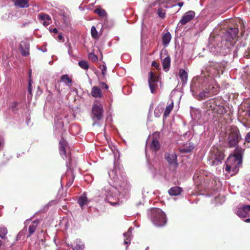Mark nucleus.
Returning a JSON list of instances; mask_svg holds the SVG:
<instances>
[{"mask_svg": "<svg viewBox=\"0 0 250 250\" xmlns=\"http://www.w3.org/2000/svg\"><path fill=\"white\" fill-rule=\"evenodd\" d=\"M241 139V136L238 128L235 126L231 127L228 138L229 147H235Z\"/></svg>", "mask_w": 250, "mask_h": 250, "instance_id": "obj_5", "label": "nucleus"}, {"mask_svg": "<svg viewBox=\"0 0 250 250\" xmlns=\"http://www.w3.org/2000/svg\"><path fill=\"white\" fill-rule=\"evenodd\" d=\"M91 95L94 98H101L102 97V93L100 88L95 86L92 88Z\"/></svg>", "mask_w": 250, "mask_h": 250, "instance_id": "obj_20", "label": "nucleus"}, {"mask_svg": "<svg viewBox=\"0 0 250 250\" xmlns=\"http://www.w3.org/2000/svg\"><path fill=\"white\" fill-rule=\"evenodd\" d=\"M247 113H248V116L250 117V104H249V106H248Z\"/></svg>", "mask_w": 250, "mask_h": 250, "instance_id": "obj_48", "label": "nucleus"}, {"mask_svg": "<svg viewBox=\"0 0 250 250\" xmlns=\"http://www.w3.org/2000/svg\"><path fill=\"white\" fill-rule=\"evenodd\" d=\"M224 154L220 151L213 148L210 151V155L208 157L209 164L211 166H216L221 163L224 159Z\"/></svg>", "mask_w": 250, "mask_h": 250, "instance_id": "obj_6", "label": "nucleus"}, {"mask_svg": "<svg viewBox=\"0 0 250 250\" xmlns=\"http://www.w3.org/2000/svg\"><path fill=\"white\" fill-rule=\"evenodd\" d=\"M150 146L151 149L154 151L158 150L160 147L159 142L156 137H154V136L152 137V140L150 143Z\"/></svg>", "mask_w": 250, "mask_h": 250, "instance_id": "obj_19", "label": "nucleus"}, {"mask_svg": "<svg viewBox=\"0 0 250 250\" xmlns=\"http://www.w3.org/2000/svg\"><path fill=\"white\" fill-rule=\"evenodd\" d=\"M179 76L184 84L187 83L188 74L185 70L182 68L180 69L179 71Z\"/></svg>", "mask_w": 250, "mask_h": 250, "instance_id": "obj_17", "label": "nucleus"}, {"mask_svg": "<svg viewBox=\"0 0 250 250\" xmlns=\"http://www.w3.org/2000/svg\"><path fill=\"white\" fill-rule=\"evenodd\" d=\"M171 39V36L169 32H167L165 33L162 38L163 43L165 46H167L169 43L170 40Z\"/></svg>", "mask_w": 250, "mask_h": 250, "instance_id": "obj_23", "label": "nucleus"}, {"mask_svg": "<svg viewBox=\"0 0 250 250\" xmlns=\"http://www.w3.org/2000/svg\"><path fill=\"white\" fill-rule=\"evenodd\" d=\"M38 18L41 21H51L50 17L44 13H41L38 15Z\"/></svg>", "mask_w": 250, "mask_h": 250, "instance_id": "obj_30", "label": "nucleus"}, {"mask_svg": "<svg viewBox=\"0 0 250 250\" xmlns=\"http://www.w3.org/2000/svg\"><path fill=\"white\" fill-rule=\"evenodd\" d=\"M15 4L21 8H26L29 6L28 0H16Z\"/></svg>", "mask_w": 250, "mask_h": 250, "instance_id": "obj_24", "label": "nucleus"}, {"mask_svg": "<svg viewBox=\"0 0 250 250\" xmlns=\"http://www.w3.org/2000/svg\"><path fill=\"white\" fill-rule=\"evenodd\" d=\"M147 143H148V140L146 141V145H147Z\"/></svg>", "mask_w": 250, "mask_h": 250, "instance_id": "obj_57", "label": "nucleus"}, {"mask_svg": "<svg viewBox=\"0 0 250 250\" xmlns=\"http://www.w3.org/2000/svg\"><path fill=\"white\" fill-rule=\"evenodd\" d=\"M170 58L169 56L166 57L163 61V66L164 70L167 71L170 66Z\"/></svg>", "mask_w": 250, "mask_h": 250, "instance_id": "obj_25", "label": "nucleus"}, {"mask_svg": "<svg viewBox=\"0 0 250 250\" xmlns=\"http://www.w3.org/2000/svg\"><path fill=\"white\" fill-rule=\"evenodd\" d=\"M29 76H30V77H31V70H29Z\"/></svg>", "mask_w": 250, "mask_h": 250, "instance_id": "obj_54", "label": "nucleus"}, {"mask_svg": "<svg viewBox=\"0 0 250 250\" xmlns=\"http://www.w3.org/2000/svg\"><path fill=\"white\" fill-rule=\"evenodd\" d=\"M148 216L152 223L157 227H163L167 223L165 213L159 208H152Z\"/></svg>", "mask_w": 250, "mask_h": 250, "instance_id": "obj_4", "label": "nucleus"}, {"mask_svg": "<svg viewBox=\"0 0 250 250\" xmlns=\"http://www.w3.org/2000/svg\"><path fill=\"white\" fill-rule=\"evenodd\" d=\"M182 191V189L179 187H174L168 190V193L170 195L176 196L180 194Z\"/></svg>", "mask_w": 250, "mask_h": 250, "instance_id": "obj_21", "label": "nucleus"}, {"mask_svg": "<svg viewBox=\"0 0 250 250\" xmlns=\"http://www.w3.org/2000/svg\"><path fill=\"white\" fill-rule=\"evenodd\" d=\"M17 104V103L16 102H14L13 104H12V106L13 107H15Z\"/></svg>", "mask_w": 250, "mask_h": 250, "instance_id": "obj_52", "label": "nucleus"}, {"mask_svg": "<svg viewBox=\"0 0 250 250\" xmlns=\"http://www.w3.org/2000/svg\"><path fill=\"white\" fill-rule=\"evenodd\" d=\"M28 91L30 93L31 92V80H30L29 82Z\"/></svg>", "mask_w": 250, "mask_h": 250, "instance_id": "obj_45", "label": "nucleus"}, {"mask_svg": "<svg viewBox=\"0 0 250 250\" xmlns=\"http://www.w3.org/2000/svg\"><path fill=\"white\" fill-rule=\"evenodd\" d=\"M221 49L222 48L220 46L217 45V46H215L210 45V46H209L210 52L212 53L213 54H217L221 53Z\"/></svg>", "mask_w": 250, "mask_h": 250, "instance_id": "obj_26", "label": "nucleus"}, {"mask_svg": "<svg viewBox=\"0 0 250 250\" xmlns=\"http://www.w3.org/2000/svg\"><path fill=\"white\" fill-rule=\"evenodd\" d=\"M100 85L102 88H104L105 89H107L108 88V86L106 84V83L104 82L101 83Z\"/></svg>", "mask_w": 250, "mask_h": 250, "instance_id": "obj_41", "label": "nucleus"}, {"mask_svg": "<svg viewBox=\"0 0 250 250\" xmlns=\"http://www.w3.org/2000/svg\"><path fill=\"white\" fill-rule=\"evenodd\" d=\"M43 52H46L47 49H43V50H42Z\"/></svg>", "mask_w": 250, "mask_h": 250, "instance_id": "obj_55", "label": "nucleus"}, {"mask_svg": "<svg viewBox=\"0 0 250 250\" xmlns=\"http://www.w3.org/2000/svg\"><path fill=\"white\" fill-rule=\"evenodd\" d=\"M235 213L239 217L245 218L250 216V205L243 206L240 205L234 209Z\"/></svg>", "mask_w": 250, "mask_h": 250, "instance_id": "obj_9", "label": "nucleus"}, {"mask_svg": "<svg viewBox=\"0 0 250 250\" xmlns=\"http://www.w3.org/2000/svg\"><path fill=\"white\" fill-rule=\"evenodd\" d=\"M195 175H194V176H193V179H194V178H195Z\"/></svg>", "mask_w": 250, "mask_h": 250, "instance_id": "obj_58", "label": "nucleus"}, {"mask_svg": "<svg viewBox=\"0 0 250 250\" xmlns=\"http://www.w3.org/2000/svg\"><path fill=\"white\" fill-rule=\"evenodd\" d=\"M163 111V106L162 104H159L155 109L154 114L156 117H159Z\"/></svg>", "mask_w": 250, "mask_h": 250, "instance_id": "obj_27", "label": "nucleus"}, {"mask_svg": "<svg viewBox=\"0 0 250 250\" xmlns=\"http://www.w3.org/2000/svg\"><path fill=\"white\" fill-rule=\"evenodd\" d=\"M149 169H150L151 172L152 173V174L154 176L156 175V173H155V171H153V169L151 167H149Z\"/></svg>", "mask_w": 250, "mask_h": 250, "instance_id": "obj_49", "label": "nucleus"}, {"mask_svg": "<svg viewBox=\"0 0 250 250\" xmlns=\"http://www.w3.org/2000/svg\"><path fill=\"white\" fill-rule=\"evenodd\" d=\"M165 158L171 167L175 168L177 167V155L174 153L165 154Z\"/></svg>", "mask_w": 250, "mask_h": 250, "instance_id": "obj_11", "label": "nucleus"}, {"mask_svg": "<svg viewBox=\"0 0 250 250\" xmlns=\"http://www.w3.org/2000/svg\"><path fill=\"white\" fill-rule=\"evenodd\" d=\"M61 81L65 83L66 85H69V83H72L71 79L69 78L67 75H63L61 78Z\"/></svg>", "mask_w": 250, "mask_h": 250, "instance_id": "obj_31", "label": "nucleus"}, {"mask_svg": "<svg viewBox=\"0 0 250 250\" xmlns=\"http://www.w3.org/2000/svg\"><path fill=\"white\" fill-rule=\"evenodd\" d=\"M94 12L97 14L99 16L101 17H104L106 16V12L104 10L101 8H97L95 9Z\"/></svg>", "mask_w": 250, "mask_h": 250, "instance_id": "obj_32", "label": "nucleus"}, {"mask_svg": "<svg viewBox=\"0 0 250 250\" xmlns=\"http://www.w3.org/2000/svg\"><path fill=\"white\" fill-rule=\"evenodd\" d=\"M7 233V229L5 227L0 228V237L5 239Z\"/></svg>", "mask_w": 250, "mask_h": 250, "instance_id": "obj_35", "label": "nucleus"}, {"mask_svg": "<svg viewBox=\"0 0 250 250\" xmlns=\"http://www.w3.org/2000/svg\"><path fill=\"white\" fill-rule=\"evenodd\" d=\"M152 65L153 66L155 67L156 68H158V67H159L158 64L155 61H154L152 62Z\"/></svg>", "mask_w": 250, "mask_h": 250, "instance_id": "obj_42", "label": "nucleus"}, {"mask_svg": "<svg viewBox=\"0 0 250 250\" xmlns=\"http://www.w3.org/2000/svg\"><path fill=\"white\" fill-rule=\"evenodd\" d=\"M39 224V221L38 219H37L33 221L31 224L29 225L28 229L29 235L28 237H29L35 232Z\"/></svg>", "mask_w": 250, "mask_h": 250, "instance_id": "obj_16", "label": "nucleus"}, {"mask_svg": "<svg viewBox=\"0 0 250 250\" xmlns=\"http://www.w3.org/2000/svg\"><path fill=\"white\" fill-rule=\"evenodd\" d=\"M1 241L0 240V247H1Z\"/></svg>", "mask_w": 250, "mask_h": 250, "instance_id": "obj_56", "label": "nucleus"}, {"mask_svg": "<svg viewBox=\"0 0 250 250\" xmlns=\"http://www.w3.org/2000/svg\"><path fill=\"white\" fill-rule=\"evenodd\" d=\"M194 147V145L191 143H187L184 146L179 148V151L181 153L190 152Z\"/></svg>", "mask_w": 250, "mask_h": 250, "instance_id": "obj_14", "label": "nucleus"}, {"mask_svg": "<svg viewBox=\"0 0 250 250\" xmlns=\"http://www.w3.org/2000/svg\"><path fill=\"white\" fill-rule=\"evenodd\" d=\"M245 222L246 223H250V218L245 219Z\"/></svg>", "mask_w": 250, "mask_h": 250, "instance_id": "obj_51", "label": "nucleus"}, {"mask_svg": "<svg viewBox=\"0 0 250 250\" xmlns=\"http://www.w3.org/2000/svg\"><path fill=\"white\" fill-rule=\"evenodd\" d=\"M166 10L162 7H160L158 9L157 14L160 18L165 19L166 17Z\"/></svg>", "mask_w": 250, "mask_h": 250, "instance_id": "obj_33", "label": "nucleus"}, {"mask_svg": "<svg viewBox=\"0 0 250 250\" xmlns=\"http://www.w3.org/2000/svg\"><path fill=\"white\" fill-rule=\"evenodd\" d=\"M79 65L84 70H87L89 68V65L85 61H80L78 62Z\"/></svg>", "mask_w": 250, "mask_h": 250, "instance_id": "obj_34", "label": "nucleus"}, {"mask_svg": "<svg viewBox=\"0 0 250 250\" xmlns=\"http://www.w3.org/2000/svg\"><path fill=\"white\" fill-rule=\"evenodd\" d=\"M245 141L247 143H250V131L248 132L245 137Z\"/></svg>", "mask_w": 250, "mask_h": 250, "instance_id": "obj_39", "label": "nucleus"}, {"mask_svg": "<svg viewBox=\"0 0 250 250\" xmlns=\"http://www.w3.org/2000/svg\"><path fill=\"white\" fill-rule=\"evenodd\" d=\"M89 202V201L88 200L85 193L81 195L78 199V203L82 208H83L84 206L87 205Z\"/></svg>", "mask_w": 250, "mask_h": 250, "instance_id": "obj_18", "label": "nucleus"}, {"mask_svg": "<svg viewBox=\"0 0 250 250\" xmlns=\"http://www.w3.org/2000/svg\"><path fill=\"white\" fill-rule=\"evenodd\" d=\"M149 87L152 93H154L158 87V83L159 81V77L151 71L149 73L148 77Z\"/></svg>", "mask_w": 250, "mask_h": 250, "instance_id": "obj_8", "label": "nucleus"}, {"mask_svg": "<svg viewBox=\"0 0 250 250\" xmlns=\"http://www.w3.org/2000/svg\"><path fill=\"white\" fill-rule=\"evenodd\" d=\"M195 13L193 11H189L186 12L182 17V19L179 21L181 25H185L187 23L191 21L195 17Z\"/></svg>", "mask_w": 250, "mask_h": 250, "instance_id": "obj_12", "label": "nucleus"}, {"mask_svg": "<svg viewBox=\"0 0 250 250\" xmlns=\"http://www.w3.org/2000/svg\"><path fill=\"white\" fill-rule=\"evenodd\" d=\"M75 246H71V248L73 250H83L84 246L83 242L80 239H76L75 242Z\"/></svg>", "mask_w": 250, "mask_h": 250, "instance_id": "obj_22", "label": "nucleus"}, {"mask_svg": "<svg viewBox=\"0 0 250 250\" xmlns=\"http://www.w3.org/2000/svg\"><path fill=\"white\" fill-rule=\"evenodd\" d=\"M229 34L230 35V38L232 39H234L238 33V29L237 28H231L228 31Z\"/></svg>", "mask_w": 250, "mask_h": 250, "instance_id": "obj_28", "label": "nucleus"}, {"mask_svg": "<svg viewBox=\"0 0 250 250\" xmlns=\"http://www.w3.org/2000/svg\"><path fill=\"white\" fill-rule=\"evenodd\" d=\"M68 53L69 54V55L70 56H71L72 55V51L70 48V46H69V49H68Z\"/></svg>", "mask_w": 250, "mask_h": 250, "instance_id": "obj_47", "label": "nucleus"}, {"mask_svg": "<svg viewBox=\"0 0 250 250\" xmlns=\"http://www.w3.org/2000/svg\"><path fill=\"white\" fill-rule=\"evenodd\" d=\"M57 40L59 41H61L62 40H63V37H62V35H59L58 36Z\"/></svg>", "mask_w": 250, "mask_h": 250, "instance_id": "obj_44", "label": "nucleus"}, {"mask_svg": "<svg viewBox=\"0 0 250 250\" xmlns=\"http://www.w3.org/2000/svg\"><path fill=\"white\" fill-rule=\"evenodd\" d=\"M20 49L21 54L23 56H27L29 55V44L27 42L22 41L20 44Z\"/></svg>", "mask_w": 250, "mask_h": 250, "instance_id": "obj_13", "label": "nucleus"}, {"mask_svg": "<svg viewBox=\"0 0 250 250\" xmlns=\"http://www.w3.org/2000/svg\"><path fill=\"white\" fill-rule=\"evenodd\" d=\"M91 33L92 37L94 39L98 38V32L95 26H92L91 28Z\"/></svg>", "mask_w": 250, "mask_h": 250, "instance_id": "obj_36", "label": "nucleus"}, {"mask_svg": "<svg viewBox=\"0 0 250 250\" xmlns=\"http://www.w3.org/2000/svg\"><path fill=\"white\" fill-rule=\"evenodd\" d=\"M133 228L132 227H130L127 231L126 232H125L123 235L125 237L124 240V244L126 245H128L130 244V240L132 238V232Z\"/></svg>", "mask_w": 250, "mask_h": 250, "instance_id": "obj_15", "label": "nucleus"}, {"mask_svg": "<svg viewBox=\"0 0 250 250\" xmlns=\"http://www.w3.org/2000/svg\"><path fill=\"white\" fill-rule=\"evenodd\" d=\"M50 31V32L54 33H57L58 32V30L56 28H54L53 29H51Z\"/></svg>", "mask_w": 250, "mask_h": 250, "instance_id": "obj_46", "label": "nucleus"}, {"mask_svg": "<svg viewBox=\"0 0 250 250\" xmlns=\"http://www.w3.org/2000/svg\"><path fill=\"white\" fill-rule=\"evenodd\" d=\"M145 192H146L145 189V188H144L143 190H142V194H143V195H145Z\"/></svg>", "mask_w": 250, "mask_h": 250, "instance_id": "obj_53", "label": "nucleus"}, {"mask_svg": "<svg viewBox=\"0 0 250 250\" xmlns=\"http://www.w3.org/2000/svg\"><path fill=\"white\" fill-rule=\"evenodd\" d=\"M224 65V62H211L206 68L208 76L202 71L199 77L192 81L190 90L193 95L195 96L199 90H202L197 97L198 100H205L218 94L220 87L211 76H219L220 74L223 72Z\"/></svg>", "mask_w": 250, "mask_h": 250, "instance_id": "obj_1", "label": "nucleus"}, {"mask_svg": "<svg viewBox=\"0 0 250 250\" xmlns=\"http://www.w3.org/2000/svg\"><path fill=\"white\" fill-rule=\"evenodd\" d=\"M88 58L93 62H95L98 60L97 56L93 53H90L88 54Z\"/></svg>", "mask_w": 250, "mask_h": 250, "instance_id": "obj_37", "label": "nucleus"}, {"mask_svg": "<svg viewBox=\"0 0 250 250\" xmlns=\"http://www.w3.org/2000/svg\"><path fill=\"white\" fill-rule=\"evenodd\" d=\"M101 70H102V73L103 75H105V74L106 72V67L104 65H103L101 67Z\"/></svg>", "mask_w": 250, "mask_h": 250, "instance_id": "obj_40", "label": "nucleus"}, {"mask_svg": "<svg viewBox=\"0 0 250 250\" xmlns=\"http://www.w3.org/2000/svg\"><path fill=\"white\" fill-rule=\"evenodd\" d=\"M55 125L56 127L59 128H62L63 126V123L60 120H58L57 122H56Z\"/></svg>", "mask_w": 250, "mask_h": 250, "instance_id": "obj_38", "label": "nucleus"}, {"mask_svg": "<svg viewBox=\"0 0 250 250\" xmlns=\"http://www.w3.org/2000/svg\"><path fill=\"white\" fill-rule=\"evenodd\" d=\"M173 107V102L171 101V103L166 107L164 111V116L167 117L170 113Z\"/></svg>", "mask_w": 250, "mask_h": 250, "instance_id": "obj_29", "label": "nucleus"}, {"mask_svg": "<svg viewBox=\"0 0 250 250\" xmlns=\"http://www.w3.org/2000/svg\"><path fill=\"white\" fill-rule=\"evenodd\" d=\"M59 150L61 157L63 159L67 158V153L68 151V145L67 142L62 139L59 142Z\"/></svg>", "mask_w": 250, "mask_h": 250, "instance_id": "obj_10", "label": "nucleus"}, {"mask_svg": "<svg viewBox=\"0 0 250 250\" xmlns=\"http://www.w3.org/2000/svg\"><path fill=\"white\" fill-rule=\"evenodd\" d=\"M183 4H184V3L183 2H179L177 4V5L179 6V7H182V6H183Z\"/></svg>", "mask_w": 250, "mask_h": 250, "instance_id": "obj_50", "label": "nucleus"}, {"mask_svg": "<svg viewBox=\"0 0 250 250\" xmlns=\"http://www.w3.org/2000/svg\"><path fill=\"white\" fill-rule=\"evenodd\" d=\"M234 153V154L229 157L226 163V170L231 173V175L238 172L242 163L243 149L241 147H237Z\"/></svg>", "mask_w": 250, "mask_h": 250, "instance_id": "obj_3", "label": "nucleus"}, {"mask_svg": "<svg viewBox=\"0 0 250 250\" xmlns=\"http://www.w3.org/2000/svg\"><path fill=\"white\" fill-rule=\"evenodd\" d=\"M50 21H44L43 22V25L44 26H48L49 24H50Z\"/></svg>", "mask_w": 250, "mask_h": 250, "instance_id": "obj_43", "label": "nucleus"}, {"mask_svg": "<svg viewBox=\"0 0 250 250\" xmlns=\"http://www.w3.org/2000/svg\"><path fill=\"white\" fill-rule=\"evenodd\" d=\"M111 179L113 181V184H109L104 187L101 192V194L95 196L93 200L96 202H102L104 201L109 203L112 206L119 205L123 202L120 196L121 192L125 190V192L130 189V185L125 179L120 174L119 170L115 168L108 172Z\"/></svg>", "mask_w": 250, "mask_h": 250, "instance_id": "obj_2", "label": "nucleus"}, {"mask_svg": "<svg viewBox=\"0 0 250 250\" xmlns=\"http://www.w3.org/2000/svg\"><path fill=\"white\" fill-rule=\"evenodd\" d=\"M92 112L93 120H101L103 117L104 112L102 104L100 103L98 101H95L92 107Z\"/></svg>", "mask_w": 250, "mask_h": 250, "instance_id": "obj_7", "label": "nucleus"}]
</instances>
